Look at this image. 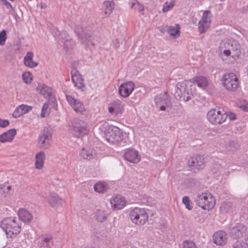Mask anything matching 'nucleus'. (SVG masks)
I'll use <instances>...</instances> for the list:
<instances>
[{"instance_id": "nucleus-1", "label": "nucleus", "mask_w": 248, "mask_h": 248, "mask_svg": "<svg viewBox=\"0 0 248 248\" xmlns=\"http://www.w3.org/2000/svg\"><path fill=\"white\" fill-rule=\"evenodd\" d=\"M195 83L199 87L208 85L207 78L203 76H197L190 80L178 82L175 86L174 96L177 100L187 102L191 99L196 93Z\"/></svg>"}, {"instance_id": "nucleus-2", "label": "nucleus", "mask_w": 248, "mask_h": 248, "mask_svg": "<svg viewBox=\"0 0 248 248\" xmlns=\"http://www.w3.org/2000/svg\"><path fill=\"white\" fill-rule=\"evenodd\" d=\"M0 226L7 237L10 238L16 236L21 231V222L16 217L3 218L0 222Z\"/></svg>"}, {"instance_id": "nucleus-3", "label": "nucleus", "mask_w": 248, "mask_h": 248, "mask_svg": "<svg viewBox=\"0 0 248 248\" xmlns=\"http://www.w3.org/2000/svg\"><path fill=\"white\" fill-rule=\"evenodd\" d=\"M75 31L80 43L86 48H89L91 51L95 48L96 40L92 31L87 29H83L79 26H77L75 28Z\"/></svg>"}, {"instance_id": "nucleus-4", "label": "nucleus", "mask_w": 248, "mask_h": 248, "mask_svg": "<svg viewBox=\"0 0 248 248\" xmlns=\"http://www.w3.org/2000/svg\"><path fill=\"white\" fill-rule=\"evenodd\" d=\"M105 135L107 140L112 144H121L123 142L124 134L117 126H108L105 131Z\"/></svg>"}, {"instance_id": "nucleus-5", "label": "nucleus", "mask_w": 248, "mask_h": 248, "mask_svg": "<svg viewBox=\"0 0 248 248\" xmlns=\"http://www.w3.org/2000/svg\"><path fill=\"white\" fill-rule=\"evenodd\" d=\"M226 111L220 108H212L207 114L208 121L214 125H219L223 123L226 120Z\"/></svg>"}, {"instance_id": "nucleus-6", "label": "nucleus", "mask_w": 248, "mask_h": 248, "mask_svg": "<svg viewBox=\"0 0 248 248\" xmlns=\"http://www.w3.org/2000/svg\"><path fill=\"white\" fill-rule=\"evenodd\" d=\"M131 221L137 225H144L148 219V215L144 208H135L129 214Z\"/></svg>"}, {"instance_id": "nucleus-7", "label": "nucleus", "mask_w": 248, "mask_h": 248, "mask_svg": "<svg viewBox=\"0 0 248 248\" xmlns=\"http://www.w3.org/2000/svg\"><path fill=\"white\" fill-rule=\"evenodd\" d=\"M222 84L226 90L231 92L235 91L239 85L238 78L232 73L226 74L223 76Z\"/></svg>"}, {"instance_id": "nucleus-8", "label": "nucleus", "mask_w": 248, "mask_h": 248, "mask_svg": "<svg viewBox=\"0 0 248 248\" xmlns=\"http://www.w3.org/2000/svg\"><path fill=\"white\" fill-rule=\"evenodd\" d=\"M195 202L197 205L204 210H209L213 208L215 204L213 198L203 193L197 196Z\"/></svg>"}, {"instance_id": "nucleus-9", "label": "nucleus", "mask_w": 248, "mask_h": 248, "mask_svg": "<svg viewBox=\"0 0 248 248\" xmlns=\"http://www.w3.org/2000/svg\"><path fill=\"white\" fill-rule=\"evenodd\" d=\"M155 101L156 107L161 111H169L168 109L171 108L170 99L166 92L156 96L155 98Z\"/></svg>"}, {"instance_id": "nucleus-10", "label": "nucleus", "mask_w": 248, "mask_h": 248, "mask_svg": "<svg viewBox=\"0 0 248 248\" xmlns=\"http://www.w3.org/2000/svg\"><path fill=\"white\" fill-rule=\"evenodd\" d=\"M247 231V227L243 223H237L234 226L231 225L228 228L230 236L233 239L243 237Z\"/></svg>"}, {"instance_id": "nucleus-11", "label": "nucleus", "mask_w": 248, "mask_h": 248, "mask_svg": "<svg viewBox=\"0 0 248 248\" xmlns=\"http://www.w3.org/2000/svg\"><path fill=\"white\" fill-rule=\"evenodd\" d=\"M71 131L73 136L77 138H79L82 135L87 134L88 131L85 123L79 119H75L74 121L72 123Z\"/></svg>"}, {"instance_id": "nucleus-12", "label": "nucleus", "mask_w": 248, "mask_h": 248, "mask_svg": "<svg viewBox=\"0 0 248 248\" xmlns=\"http://www.w3.org/2000/svg\"><path fill=\"white\" fill-rule=\"evenodd\" d=\"M229 47L228 49H225L223 51V53L227 56L232 55V57L234 59L238 58L241 54V46L239 44L236 42H233L231 45L230 44H228Z\"/></svg>"}, {"instance_id": "nucleus-13", "label": "nucleus", "mask_w": 248, "mask_h": 248, "mask_svg": "<svg viewBox=\"0 0 248 248\" xmlns=\"http://www.w3.org/2000/svg\"><path fill=\"white\" fill-rule=\"evenodd\" d=\"M135 88V84L132 81H128L122 84L119 88L120 95L124 97L129 96Z\"/></svg>"}, {"instance_id": "nucleus-14", "label": "nucleus", "mask_w": 248, "mask_h": 248, "mask_svg": "<svg viewBox=\"0 0 248 248\" xmlns=\"http://www.w3.org/2000/svg\"><path fill=\"white\" fill-rule=\"evenodd\" d=\"M124 157L125 160L133 163H137L140 160V156L138 152L131 148L127 149L125 151Z\"/></svg>"}, {"instance_id": "nucleus-15", "label": "nucleus", "mask_w": 248, "mask_h": 248, "mask_svg": "<svg viewBox=\"0 0 248 248\" xmlns=\"http://www.w3.org/2000/svg\"><path fill=\"white\" fill-rule=\"evenodd\" d=\"M189 165L195 167L198 170L202 169L204 167V158L200 155L190 158L188 161Z\"/></svg>"}, {"instance_id": "nucleus-16", "label": "nucleus", "mask_w": 248, "mask_h": 248, "mask_svg": "<svg viewBox=\"0 0 248 248\" xmlns=\"http://www.w3.org/2000/svg\"><path fill=\"white\" fill-rule=\"evenodd\" d=\"M213 242L217 245L223 246L227 242L226 233L220 231L215 232L213 235Z\"/></svg>"}, {"instance_id": "nucleus-17", "label": "nucleus", "mask_w": 248, "mask_h": 248, "mask_svg": "<svg viewBox=\"0 0 248 248\" xmlns=\"http://www.w3.org/2000/svg\"><path fill=\"white\" fill-rule=\"evenodd\" d=\"M16 134V130L15 128L11 129L0 135V142L4 143L10 142L13 140Z\"/></svg>"}, {"instance_id": "nucleus-18", "label": "nucleus", "mask_w": 248, "mask_h": 248, "mask_svg": "<svg viewBox=\"0 0 248 248\" xmlns=\"http://www.w3.org/2000/svg\"><path fill=\"white\" fill-rule=\"evenodd\" d=\"M110 202L115 210L121 209L125 205V199L120 195H116L110 201Z\"/></svg>"}, {"instance_id": "nucleus-19", "label": "nucleus", "mask_w": 248, "mask_h": 248, "mask_svg": "<svg viewBox=\"0 0 248 248\" xmlns=\"http://www.w3.org/2000/svg\"><path fill=\"white\" fill-rule=\"evenodd\" d=\"M80 155L82 158L87 160L97 157L96 151L91 148H83L80 153Z\"/></svg>"}, {"instance_id": "nucleus-20", "label": "nucleus", "mask_w": 248, "mask_h": 248, "mask_svg": "<svg viewBox=\"0 0 248 248\" xmlns=\"http://www.w3.org/2000/svg\"><path fill=\"white\" fill-rule=\"evenodd\" d=\"M19 218L18 219L22 221L25 224H29L32 219V215L27 210L22 208L18 212Z\"/></svg>"}, {"instance_id": "nucleus-21", "label": "nucleus", "mask_w": 248, "mask_h": 248, "mask_svg": "<svg viewBox=\"0 0 248 248\" xmlns=\"http://www.w3.org/2000/svg\"><path fill=\"white\" fill-rule=\"evenodd\" d=\"M48 202L50 205L55 208L62 204V200L55 193H50L48 197Z\"/></svg>"}, {"instance_id": "nucleus-22", "label": "nucleus", "mask_w": 248, "mask_h": 248, "mask_svg": "<svg viewBox=\"0 0 248 248\" xmlns=\"http://www.w3.org/2000/svg\"><path fill=\"white\" fill-rule=\"evenodd\" d=\"M51 139V135L50 132L47 130H44L42 135L40 136L38 139V143L41 145H47L49 144L48 140H50Z\"/></svg>"}, {"instance_id": "nucleus-23", "label": "nucleus", "mask_w": 248, "mask_h": 248, "mask_svg": "<svg viewBox=\"0 0 248 248\" xmlns=\"http://www.w3.org/2000/svg\"><path fill=\"white\" fill-rule=\"evenodd\" d=\"M35 167L39 170L41 169L44 165L45 158V154L43 151H40L36 154Z\"/></svg>"}, {"instance_id": "nucleus-24", "label": "nucleus", "mask_w": 248, "mask_h": 248, "mask_svg": "<svg viewBox=\"0 0 248 248\" xmlns=\"http://www.w3.org/2000/svg\"><path fill=\"white\" fill-rule=\"evenodd\" d=\"M94 190L98 193H105L109 188L108 185L105 182H99L93 186Z\"/></svg>"}, {"instance_id": "nucleus-25", "label": "nucleus", "mask_w": 248, "mask_h": 248, "mask_svg": "<svg viewBox=\"0 0 248 248\" xmlns=\"http://www.w3.org/2000/svg\"><path fill=\"white\" fill-rule=\"evenodd\" d=\"M39 245L41 248H51L53 245L51 237L43 236L41 241L39 242Z\"/></svg>"}, {"instance_id": "nucleus-26", "label": "nucleus", "mask_w": 248, "mask_h": 248, "mask_svg": "<svg viewBox=\"0 0 248 248\" xmlns=\"http://www.w3.org/2000/svg\"><path fill=\"white\" fill-rule=\"evenodd\" d=\"M37 91H39L40 93L43 96L49 95L51 93V88L45 84H39L36 88Z\"/></svg>"}, {"instance_id": "nucleus-27", "label": "nucleus", "mask_w": 248, "mask_h": 248, "mask_svg": "<svg viewBox=\"0 0 248 248\" xmlns=\"http://www.w3.org/2000/svg\"><path fill=\"white\" fill-rule=\"evenodd\" d=\"M72 107L74 109V110L77 112H79L80 113H82L83 111H85L84 106L79 100L76 101V103H75Z\"/></svg>"}, {"instance_id": "nucleus-28", "label": "nucleus", "mask_w": 248, "mask_h": 248, "mask_svg": "<svg viewBox=\"0 0 248 248\" xmlns=\"http://www.w3.org/2000/svg\"><path fill=\"white\" fill-rule=\"evenodd\" d=\"M131 8L137 10L139 12L143 11L144 9V7L143 4H141L137 0H134L131 4Z\"/></svg>"}, {"instance_id": "nucleus-29", "label": "nucleus", "mask_w": 248, "mask_h": 248, "mask_svg": "<svg viewBox=\"0 0 248 248\" xmlns=\"http://www.w3.org/2000/svg\"><path fill=\"white\" fill-rule=\"evenodd\" d=\"M123 108V106L119 104V105H117V103L115 102H114L112 104V106L109 107L108 110L110 113H113L115 111H116L117 113H119L121 111V109Z\"/></svg>"}, {"instance_id": "nucleus-30", "label": "nucleus", "mask_w": 248, "mask_h": 248, "mask_svg": "<svg viewBox=\"0 0 248 248\" xmlns=\"http://www.w3.org/2000/svg\"><path fill=\"white\" fill-rule=\"evenodd\" d=\"M96 220L100 222H103L107 218V215L104 211L98 210L96 213Z\"/></svg>"}, {"instance_id": "nucleus-31", "label": "nucleus", "mask_w": 248, "mask_h": 248, "mask_svg": "<svg viewBox=\"0 0 248 248\" xmlns=\"http://www.w3.org/2000/svg\"><path fill=\"white\" fill-rule=\"evenodd\" d=\"M199 32L201 33H203L207 31V30L208 29V28L210 27V24L209 23H202V22H199Z\"/></svg>"}, {"instance_id": "nucleus-32", "label": "nucleus", "mask_w": 248, "mask_h": 248, "mask_svg": "<svg viewBox=\"0 0 248 248\" xmlns=\"http://www.w3.org/2000/svg\"><path fill=\"white\" fill-rule=\"evenodd\" d=\"M183 248H197L195 243L192 240H185L182 244Z\"/></svg>"}, {"instance_id": "nucleus-33", "label": "nucleus", "mask_w": 248, "mask_h": 248, "mask_svg": "<svg viewBox=\"0 0 248 248\" xmlns=\"http://www.w3.org/2000/svg\"><path fill=\"white\" fill-rule=\"evenodd\" d=\"M239 147V144L237 142L235 141H230L227 146V148L228 150L233 151L236 150Z\"/></svg>"}, {"instance_id": "nucleus-34", "label": "nucleus", "mask_w": 248, "mask_h": 248, "mask_svg": "<svg viewBox=\"0 0 248 248\" xmlns=\"http://www.w3.org/2000/svg\"><path fill=\"white\" fill-rule=\"evenodd\" d=\"M211 13L210 11H205L203 13L202 17L200 21V22H202V23H209L210 24V18L208 17V15L210 14Z\"/></svg>"}, {"instance_id": "nucleus-35", "label": "nucleus", "mask_w": 248, "mask_h": 248, "mask_svg": "<svg viewBox=\"0 0 248 248\" xmlns=\"http://www.w3.org/2000/svg\"><path fill=\"white\" fill-rule=\"evenodd\" d=\"M22 78L26 83H30L32 80V75L30 72H24L22 74Z\"/></svg>"}, {"instance_id": "nucleus-36", "label": "nucleus", "mask_w": 248, "mask_h": 248, "mask_svg": "<svg viewBox=\"0 0 248 248\" xmlns=\"http://www.w3.org/2000/svg\"><path fill=\"white\" fill-rule=\"evenodd\" d=\"M74 45V42L72 38H67L66 41H63L64 48L67 49L70 48Z\"/></svg>"}, {"instance_id": "nucleus-37", "label": "nucleus", "mask_w": 248, "mask_h": 248, "mask_svg": "<svg viewBox=\"0 0 248 248\" xmlns=\"http://www.w3.org/2000/svg\"><path fill=\"white\" fill-rule=\"evenodd\" d=\"M182 202L188 210H190L192 209V206L190 205V200L188 196L184 197L182 199Z\"/></svg>"}, {"instance_id": "nucleus-38", "label": "nucleus", "mask_w": 248, "mask_h": 248, "mask_svg": "<svg viewBox=\"0 0 248 248\" xmlns=\"http://www.w3.org/2000/svg\"><path fill=\"white\" fill-rule=\"evenodd\" d=\"M220 209L222 212H228L232 209V204L230 202H224L221 205Z\"/></svg>"}, {"instance_id": "nucleus-39", "label": "nucleus", "mask_w": 248, "mask_h": 248, "mask_svg": "<svg viewBox=\"0 0 248 248\" xmlns=\"http://www.w3.org/2000/svg\"><path fill=\"white\" fill-rule=\"evenodd\" d=\"M232 248H248L244 244V241L237 240L232 244Z\"/></svg>"}, {"instance_id": "nucleus-40", "label": "nucleus", "mask_w": 248, "mask_h": 248, "mask_svg": "<svg viewBox=\"0 0 248 248\" xmlns=\"http://www.w3.org/2000/svg\"><path fill=\"white\" fill-rule=\"evenodd\" d=\"M103 4L106 9L110 12L112 11L114 6V3L112 1H105Z\"/></svg>"}, {"instance_id": "nucleus-41", "label": "nucleus", "mask_w": 248, "mask_h": 248, "mask_svg": "<svg viewBox=\"0 0 248 248\" xmlns=\"http://www.w3.org/2000/svg\"><path fill=\"white\" fill-rule=\"evenodd\" d=\"M179 29L180 28L179 27L173 28V27H170L169 28L168 32L171 36H175L180 33Z\"/></svg>"}, {"instance_id": "nucleus-42", "label": "nucleus", "mask_w": 248, "mask_h": 248, "mask_svg": "<svg viewBox=\"0 0 248 248\" xmlns=\"http://www.w3.org/2000/svg\"><path fill=\"white\" fill-rule=\"evenodd\" d=\"M72 80L73 82H75V78H77V80H78V78H80V75L79 73L78 70L74 68L71 72Z\"/></svg>"}, {"instance_id": "nucleus-43", "label": "nucleus", "mask_w": 248, "mask_h": 248, "mask_svg": "<svg viewBox=\"0 0 248 248\" xmlns=\"http://www.w3.org/2000/svg\"><path fill=\"white\" fill-rule=\"evenodd\" d=\"M174 6V3L173 2H166L163 6L162 11L163 12H167L170 10Z\"/></svg>"}, {"instance_id": "nucleus-44", "label": "nucleus", "mask_w": 248, "mask_h": 248, "mask_svg": "<svg viewBox=\"0 0 248 248\" xmlns=\"http://www.w3.org/2000/svg\"><path fill=\"white\" fill-rule=\"evenodd\" d=\"M22 115H23V112H22L21 106L20 105L16 108L12 115L14 118H17L21 116Z\"/></svg>"}, {"instance_id": "nucleus-45", "label": "nucleus", "mask_w": 248, "mask_h": 248, "mask_svg": "<svg viewBox=\"0 0 248 248\" xmlns=\"http://www.w3.org/2000/svg\"><path fill=\"white\" fill-rule=\"evenodd\" d=\"M6 32L3 30L0 32V45H3L6 39Z\"/></svg>"}, {"instance_id": "nucleus-46", "label": "nucleus", "mask_w": 248, "mask_h": 248, "mask_svg": "<svg viewBox=\"0 0 248 248\" xmlns=\"http://www.w3.org/2000/svg\"><path fill=\"white\" fill-rule=\"evenodd\" d=\"M73 83L75 84V86L78 88H81L84 86L83 79L81 78V76H80V78H78V80H77V78H75V82H73Z\"/></svg>"}, {"instance_id": "nucleus-47", "label": "nucleus", "mask_w": 248, "mask_h": 248, "mask_svg": "<svg viewBox=\"0 0 248 248\" xmlns=\"http://www.w3.org/2000/svg\"><path fill=\"white\" fill-rule=\"evenodd\" d=\"M33 56V54L31 52H28L24 57V64H26V63H28L29 60H31Z\"/></svg>"}, {"instance_id": "nucleus-48", "label": "nucleus", "mask_w": 248, "mask_h": 248, "mask_svg": "<svg viewBox=\"0 0 248 248\" xmlns=\"http://www.w3.org/2000/svg\"><path fill=\"white\" fill-rule=\"evenodd\" d=\"M21 109L23 114H25L32 109V107L25 105H21Z\"/></svg>"}, {"instance_id": "nucleus-49", "label": "nucleus", "mask_w": 248, "mask_h": 248, "mask_svg": "<svg viewBox=\"0 0 248 248\" xmlns=\"http://www.w3.org/2000/svg\"><path fill=\"white\" fill-rule=\"evenodd\" d=\"M59 37L60 39H62L63 41H66V39H67V38H70L68 34L65 31L61 32L59 33Z\"/></svg>"}, {"instance_id": "nucleus-50", "label": "nucleus", "mask_w": 248, "mask_h": 248, "mask_svg": "<svg viewBox=\"0 0 248 248\" xmlns=\"http://www.w3.org/2000/svg\"><path fill=\"white\" fill-rule=\"evenodd\" d=\"M66 98L69 104L71 106H73V105L76 103V101L77 99L73 98L72 96L69 95H66Z\"/></svg>"}, {"instance_id": "nucleus-51", "label": "nucleus", "mask_w": 248, "mask_h": 248, "mask_svg": "<svg viewBox=\"0 0 248 248\" xmlns=\"http://www.w3.org/2000/svg\"><path fill=\"white\" fill-rule=\"evenodd\" d=\"M49 103L46 102L42 108V111L41 113V117H45L46 113V111L48 107Z\"/></svg>"}, {"instance_id": "nucleus-52", "label": "nucleus", "mask_w": 248, "mask_h": 248, "mask_svg": "<svg viewBox=\"0 0 248 248\" xmlns=\"http://www.w3.org/2000/svg\"><path fill=\"white\" fill-rule=\"evenodd\" d=\"M226 118L227 117H229V119H230V121L235 120L237 118L236 115L235 113L231 112H226Z\"/></svg>"}, {"instance_id": "nucleus-53", "label": "nucleus", "mask_w": 248, "mask_h": 248, "mask_svg": "<svg viewBox=\"0 0 248 248\" xmlns=\"http://www.w3.org/2000/svg\"><path fill=\"white\" fill-rule=\"evenodd\" d=\"M10 124V122L8 120H2L0 119V127H5Z\"/></svg>"}, {"instance_id": "nucleus-54", "label": "nucleus", "mask_w": 248, "mask_h": 248, "mask_svg": "<svg viewBox=\"0 0 248 248\" xmlns=\"http://www.w3.org/2000/svg\"><path fill=\"white\" fill-rule=\"evenodd\" d=\"M0 2L2 4L5 5L7 9H11V10H14L11 4L9 2L7 1L6 0H0Z\"/></svg>"}, {"instance_id": "nucleus-55", "label": "nucleus", "mask_w": 248, "mask_h": 248, "mask_svg": "<svg viewBox=\"0 0 248 248\" xmlns=\"http://www.w3.org/2000/svg\"><path fill=\"white\" fill-rule=\"evenodd\" d=\"M28 63H26V64H25L26 66L30 67V68H33L34 67H36L38 65V63L36 62H35L33 61L32 59L31 60H29L28 61Z\"/></svg>"}, {"instance_id": "nucleus-56", "label": "nucleus", "mask_w": 248, "mask_h": 248, "mask_svg": "<svg viewBox=\"0 0 248 248\" xmlns=\"http://www.w3.org/2000/svg\"><path fill=\"white\" fill-rule=\"evenodd\" d=\"M243 109L245 111H248V104H245L244 105H243L242 107Z\"/></svg>"}, {"instance_id": "nucleus-57", "label": "nucleus", "mask_w": 248, "mask_h": 248, "mask_svg": "<svg viewBox=\"0 0 248 248\" xmlns=\"http://www.w3.org/2000/svg\"><path fill=\"white\" fill-rule=\"evenodd\" d=\"M244 244L246 246V247L248 248V236H246L245 238Z\"/></svg>"}, {"instance_id": "nucleus-58", "label": "nucleus", "mask_w": 248, "mask_h": 248, "mask_svg": "<svg viewBox=\"0 0 248 248\" xmlns=\"http://www.w3.org/2000/svg\"><path fill=\"white\" fill-rule=\"evenodd\" d=\"M40 5H41V8H42V9H45L46 7V3H41Z\"/></svg>"}, {"instance_id": "nucleus-59", "label": "nucleus", "mask_w": 248, "mask_h": 248, "mask_svg": "<svg viewBox=\"0 0 248 248\" xmlns=\"http://www.w3.org/2000/svg\"><path fill=\"white\" fill-rule=\"evenodd\" d=\"M7 189H8V191L11 190V186H8L7 187Z\"/></svg>"}, {"instance_id": "nucleus-60", "label": "nucleus", "mask_w": 248, "mask_h": 248, "mask_svg": "<svg viewBox=\"0 0 248 248\" xmlns=\"http://www.w3.org/2000/svg\"><path fill=\"white\" fill-rule=\"evenodd\" d=\"M84 248H94V247H85Z\"/></svg>"}, {"instance_id": "nucleus-61", "label": "nucleus", "mask_w": 248, "mask_h": 248, "mask_svg": "<svg viewBox=\"0 0 248 248\" xmlns=\"http://www.w3.org/2000/svg\"><path fill=\"white\" fill-rule=\"evenodd\" d=\"M53 102H54V103H55V102H56V99H54Z\"/></svg>"}]
</instances>
